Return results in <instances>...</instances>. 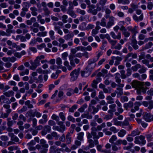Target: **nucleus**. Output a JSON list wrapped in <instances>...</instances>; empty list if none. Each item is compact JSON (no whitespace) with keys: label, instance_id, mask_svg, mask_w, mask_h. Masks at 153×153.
<instances>
[{"label":"nucleus","instance_id":"obj_35","mask_svg":"<svg viewBox=\"0 0 153 153\" xmlns=\"http://www.w3.org/2000/svg\"><path fill=\"white\" fill-rule=\"evenodd\" d=\"M73 36L74 35L73 34L69 33L65 36L64 37L65 40H68L72 38Z\"/></svg>","mask_w":153,"mask_h":153},{"label":"nucleus","instance_id":"obj_24","mask_svg":"<svg viewBox=\"0 0 153 153\" xmlns=\"http://www.w3.org/2000/svg\"><path fill=\"white\" fill-rule=\"evenodd\" d=\"M142 66L140 64H137L131 67V69L134 72L137 71L138 69L141 68Z\"/></svg>","mask_w":153,"mask_h":153},{"label":"nucleus","instance_id":"obj_14","mask_svg":"<svg viewBox=\"0 0 153 153\" xmlns=\"http://www.w3.org/2000/svg\"><path fill=\"white\" fill-rule=\"evenodd\" d=\"M101 80V79L100 78H97L96 79L94 80L91 83V86L92 88L97 89V84Z\"/></svg>","mask_w":153,"mask_h":153},{"label":"nucleus","instance_id":"obj_45","mask_svg":"<svg viewBox=\"0 0 153 153\" xmlns=\"http://www.w3.org/2000/svg\"><path fill=\"white\" fill-rule=\"evenodd\" d=\"M153 45V44L152 42H149L145 45L144 48L145 49H147L150 48Z\"/></svg>","mask_w":153,"mask_h":153},{"label":"nucleus","instance_id":"obj_41","mask_svg":"<svg viewBox=\"0 0 153 153\" xmlns=\"http://www.w3.org/2000/svg\"><path fill=\"white\" fill-rule=\"evenodd\" d=\"M87 12L88 13H91L93 15H96L97 14V11L95 9H89Z\"/></svg>","mask_w":153,"mask_h":153},{"label":"nucleus","instance_id":"obj_2","mask_svg":"<svg viewBox=\"0 0 153 153\" xmlns=\"http://www.w3.org/2000/svg\"><path fill=\"white\" fill-rule=\"evenodd\" d=\"M45 58V56L44 55L37 56L35 59L34 62H30L31 65L30 66V68L33 70H35L37 66L40 65V61Z\"/></svg>","mask_w":153,"mask_h":153},{"label":"nucleus","instance_id":"obj_61","mask_svg":"<svg viewBox=\"0 0 153 153\" xmlns=\"http://www.w3.org/2000/svg\"><path fill=\"white\" fill-rule=\"evenodd\" d=\"M36 39L35 38H33L31 39L29 43V44L31 46H33L36 44Z\"/></svg>","mask_w":153,"mask_h":153},{"label":"nucleus","instance_id":"obj_25","mask_svg":"<svg viewBox=\"0 0 153 153\" xmlns=\"http://www.w3.org/2000/svg\"><path fill=\"white\" fill-rule=\"evenodd\" d=\"M14 92L12 91H8L4 92L3 94L7 97L13 96L14 94Z\"/></svg>","mask_w":153,"mask_h":153},{"label":"nucleus","instance_id":"obj_7","mask_svg":"<svg viewBox=\"0 0 153 153\" xmlns=\"http://www.w3.org/2000/svg\"><path fill=\"white\" fill-rule=\"evenodd\" d=\"M74 7L72 6H69L68 7L67 11V13L73 18H76L77 16L76 14L73 11Z\"/></svg>","mask_w":153,"mask_h":153},{"label":"nucleus","instance_id":"obj_18","mask_svg":"<svg viewBox=\"0 0 153 153\" xmlns=\"http://www.w3.org/2000/svg\"><path fill=\"white\" fill-rule=\"evenodd\" d=\"M133 105V102L131 101H130L128 103H125L123 104V107L126 110H127L128 108H131Z\"/></svg>","mask_w":153,"mask_h":153},{"label":"nucleus","instance_id":"obj_62","mask_svg":"<svg viewBox=\"0 0 153 153\" xmlns=\"http://www.w3.org/2000/svg\"><path fill=\"white\" fill-rule=\"evenodd\" d=\"M126 72L127 73L126 74V77L130 76L131 74L132 71L131 69L129 68H127L126 70Z\"/></svg>","mask_w":153,"mask_h":153},{"label":"nucleus","instance_id":"obj_48","mask_svg":"<svg viewBox=\"0 0 153 153\" xmlns=\"http://www.w3.org/2000/svg\"><path fill=\"white\" fill-rule=\"evenodd\" d=\"M52 137H54L56 140H57L60 136L56 132L53 131L51 133Z\"/></svg>","mask_w":153,"mask_h":153},{"label":"nucleus","instance_id":"obj_53","mask_svg":"<svg viewBox=\"0 0 153 153\" xmlns=\"http://www.w3.org/2000/svg\"><path fill=\"white\" fill-rule=\"evenodd\" d=\"M146 71V68L144 66H142L140 69L139 70L138 72L140 74L144 73Z\"/></svg>","mask_w":153,"mask_h":153},{"label":"nucleus","instance_id":"obj_27","mask_svg":"<svg viewBox=\"0 0 153 153\" xmlns=\"http://www.w3.org/2000/svg\"><path fill=\"white\" fill-rule=\"evenodd\" d=\"M142 62L143 64L147 66L148 68H152L153 67V62L152 65H150L149 64V61L146 59H143L142 60Z\"/></svg>","mask_w":153,"mask_h":153},{"label":"nucleus","instance_id":"obj_39","mask_svg":"<svg viewBox=\"0 0 153 153\" xmlns=\"http://www.w3.org/2000/svg\"><path fill=\"white\" fill-rule=\"evenodd\" d=\"M117 139V137L116 135H113L109 140V142L111 143H113Z\"/></svg>","mask_w":153,"mask_h":153},{"label":"nucleus","instance_id":"obj_58","mask_svg":"<svg viewBox=\"0 0 153 153\" xmlns=\"http://www.w3.org/2000/svg\"><path fill=\"white\" fill-rule=\"evenodd\" d=\"M43 10L45 12V15H48L50 13V11L47 7L43 8Z\"/></svg>","mask_w":153,"mask_h":153},{"label":"nucleus","instance_id":"obj_6","mask_svg":"<svg viewBox=\"0 0 153 153\" xmlns=\"http://www.w3.org/2000/svg\"><path fill=\"white\" fill-rule=\"evenodd\" d=\"M97 60V59H96L95 57H94L89 60L88 61V65L87 66V68L89 70H91L94 68L96 64H94L93 66H91V65L94 63Z\"/></svg>","mask_w":153,"mask_h":153},{"label":"nucleus","instance_id":"obj_28","mask_svg":"<svg viewBox=\"0 0 153 153\" xmlns=\"http://www.w3.org/2000/svg\"><path fill=\"white\" fill-rule=\"evenodd\" d=\"M30 10L31 11V13L33 16H36L37 15V13L36 12L37 10L35 7H30Z\"/></svg>","mask_w":153,"mask_h":153},{"label":"nucleus","instance_id":"obj_9","mask_svg":"<svg viewBox=\"0 0 153 153\" xmlns=\"http://www.w3.org/2000/svg\"><path fill=\"white\" fill-rule=\"evenodd\" d=\"M143 118L147 122L153 121V115L150 113L145 112L143 115Z\"/></svg>","mask_w":153,"mask_h":153},{"label":"nucleus","instance_id":"obj_21","mask_svg":"<svg viewBox=\"0 0 153 153\" xmlns=\"http://www.w3.org/2000/svg\"><path fill=\"white\" fill-rule=\"evenodd\" d=\"M140 133V131L138 129H136L132 131L129 135L131 137H134L136 135H139Z\"/></svg>","mask_w":153,"mask_h":153},{"label":"nucleus","instance_id":"obj_5","mask_svg":"<svg viewBox=\"0 0 153 153\" xmlns=\"http://www.w3.org/2000/svg\"><path fill=\"white\" fill-rule=\"evenodd\" d=\"M145 139V137L142 135L136 137L134 138V143L136 144H141L142 145H144L146 142Z\"/></svg>","mask_w":153,"mask_h":153},{"label":"nucleus","instance_id":"obj_59","mask_svg":"<svg viewBox=\"0 0 153 153\" xmlns=\"http://www.w3.org/2000/svg\"><path fill=\"white\" fill-rule=\"evenodd\" d=\"M56 148L55 146H51L50 148V152L51 153H55V150Z\"/></svg>","mask_w":153,"mask_h":153},{"label":"nucleus","instance_id":"obj_54","mask_svg":"<svg viewBox=\"0 0 153 153\" xmlns=\"http://www.w3.org/2000/svg\"><path fill=\"white\" fill-rule=\"evenodd\" d=\"M114 121V124L116 126H121V122H120L117 121L116 118L113 119Z\"/></svg>","mask_w":153,"mask_h":153},{"label":"nucleus","instance_id":"obj_29","mask_svg":"<svg viewBox=\"0 0 153 153\" xmlns=\"http://www.w3.org/2000/svg\"><path fill=\"white\" fill-rule=\"evenodd\" d=\"M56 63L58 65H57L58 66V68H61L62 66V61L60 58H58L56 59Z\"/></svg>","mask_w":153,"mask_h":153},{"label":"nucleus","instance_id":"obj_56","mask_svg":"<svg viewBox=\"0 0 153 153\" xmlns=\"http://www.w3.org/2000/svg\"><path fill=\"white\" fill-rule=\"evenodd\" d=\"M77 105H74L71 108L69 109V111L73 112H74L75 110L77 108Z\"/></svg>","mask_w":153,"mask_h":153},{"label":"nucleus","instance_id":"obj_32","mask_svg":"<svg viewBox=\"0 0 153 153\" xmlns=\"http://www.w3.org/2000/svg\"><path fill=\"white\" fill-rule=\"evenodd\" d=\"M106 99L108 100L107 103L108 104H112L114 102V99L111 96H108Z\"/></svg>","mask_w":153,"mask_h":153},{"label":"nucleus","instance_id":"obj_20","mask_svg":"<svg viewBox=\"0 0 153 153\" xmlns=\"http://www.w3.org/2000/svg\"><path fill=\"white\" fill-rule=\"evenodd\" d=\"M114 76L115 82L118 84L120 83L121 80L120 79L121 77L120 74L118 73H117L114 74Z\"/></svg>","mask_w":153,"mask_h":153},{"label":"nucleus","instance_id":"obj_40","mask_svg":"<svg viewBox=\"0 0 153 153\" xmlns=\"http://www.w3.org/2000/svg\"><path fill=\"white\" fill-rule=\"evenodd\" d=\"M133 144L132 143H128V146L124 147L123 149L124 150H129L133 147Z\"/></svg>","mask_w":153,"mask_h":153},{"label":"nucleus","instance_id":"obj_36","mask_svg":"<svg viewBox=\"0 0 153 153\" xmlns=\"http://www.w3.org/2000/svg\"><path fill=\"white\" fill-rule=\"evenodd\" d=\"M100 25L103 27H105L106 28L107 24L106 22V20L104 18L102 19L101 20Z\"/></svg>","mask_w":153,"mask_h":153},{"label":"nucleus","instance_id":"obj_38","mask_svg":"<svg viewBox=\"0 0 153 153\" xmlns=\"http://www.w3.org/2000/svg\"><path fill=\"white\" fill-rule=\"evenodd\" d=\"M26 116L27 117H34L35 115L33 114L32 110H30L27 112Z\"/></svg>","mask_w":153,"mask_h":153},{"label":"nucleus","instance_id":"obj_50","mask_svg":"<svg viewBox=\"0 0 153 153\" xmlns=\"http://www.w3.org/2000/svg\"><path fill=\"white\" fill-rule=\"evenodd\" d=\"M121 74V77L123 79H124L126 78V76L125 74V71L124 70H121L120 72Z\"/></svg>","mask_w":153,"mask_h":153},{"label":"nucleus","instance_id":"obj_10","mask_svg":"<svg viewBox=\"0 0 153 153\" xmlns=\"http://www.w3.org/2000/svg\"><path fill=\"white\" fill-rule=\"evenodd\" d=\"M115 18L113 16L110 17L107 24L106 28H110L114 24Z\"/></svg>","mask_w":153,"mask_h":153},{"label":"nucleus","instance_id":"obj_37","mask_svg":"<svg viewBox=\"0 0 153 153\" xmlns=\"http://www.w3.org/2000/svg\"><path fill=\"white\" fill-rule=\"evenodd\" d=\"M54 32L53 30H51L49 32L50 37L52 40H54L55 38V36H54Z\"/></svg>","mask_w":153,"mask_h":153},{"label":"nucleus","instance_id":"obj_55","mask_svg":"<svg viewBox=\"0 0 153 153\" xmlns=\"http://www.w3.org/2000/svg\"><path fill=\"white\" fill-rule=\"evenodd\" d=\"M121 101L122 102H127L128 100V97L126 96H122L120 98Z\"/></svg>","mask_w":153,"mask_h":153},{"label":"nucleus","instance_id":"obj_16","mask_svg":"<svg viewBox=\"0 0 153 153\" xmlns=\"http://www.w3.org/2000/svg\"><path fill=\"white\" fill-rule=\"evenodd\" d=\"M74 143L75 144L72 145L71 147L72 150H75L78 148L81 145V142L79 140H76Z\"/></svg>","mask_w":153,"mask_h":153},{"label":"nucleus","instance_id":"obj_47","mask_svg":"<svg viewBox=\"0 0 153 153\" xmlns=\"http://www.w3.org/2000/svg\"><path fill=\"white\" fill-rule=\"evenodd\" d=\"M118 2L119 4L122 3L123 4H128L130 3L129 0H118Z\"/></svg>","mask_w":153,"mask_h":153},{"label":"nucleus","instance_id":"obj_43","mask_svg":"<svg viewBox=\"0 0 153 153\" xmlns=\"http://www.w3.org/2000/svg\"><path fill=\"white\" fill-rule=\"evenodd\" d=\"M84 133L83 132H80L78 134L77 138L80 140H82L83 139V137Z\"/></svg>","mask_w":153,"mask_h":153},{"label":"nucleus","instance_id":"obj_15","mask_svg":"<svg viewBox=\"0 0 153 153\" xmlns=\"http://www.w3.org/2000/svg\"><path fill=\"white\" fill-rule=\"evenodd\" d=\"M133 19L136 22H138L143 19V14H142L138 17L136 14H134L133 16Z\"/></svg>","mask_w":153,"mask_h":153},{"label":"nucleus","instance_id":"obj_13","mask_svg":"<svg viewBox=\"0 0 153 153\" xmlns=\"http://www.w3.org/2000/svg\"><path fill=\"white\" fill-rule=\"evenodd\" d=\"M110 34L111 37L114 39H120L121 38V33L120 32L118 33L117 35H116L113 31L111 32Z\"/></svg>","mask_w":153,"mask_h":153},{"label":"nucleus","instance_id":"obj_52","mask_svg":"<svg viewBox=\"0 0 153 153\" xmlns=\"http://www.w3.org/2000/svg\"><path fill=\"white\" fill-rule=\"evenodd\" d=\"M132 76L134 78H137L140 80H142V79L140 78V75L137 73L133 74L132 75Z\"/></svg>","mask_w":153,"mask_h":153},{"label":"nucleus","instance_id":"obj_34","mask_svg":"<svg viewBox=\"0 0 153 153\" xmlns=\"http://www.w3.org/2000/svg\"><path fill=\"white\" fill-rule=\"evenodd\" d=\"M115 59L116 60L115 62L114 65L117 66L120 64V62L122 60V58L119 56H117L115 57Z\"/></svg>","mask_w":153,"mask_h":153},{"label":"nucleus","instance_id":"obj_11","mask_svg":"<svg viewBox=\"0 0 153 153\" xmlns=\"http://www.w3.org/2000/svg\"><path fill=\"white\" fill-rule=\"evenodd\" d=\"M114 42H112L111 45V48L112 49H115L118 50H120L121 49L122 46L120 43H118L116 45V44L117 42V40H114Z\"/></svg>","mask_w":153,"mask_h":153},{"label":"nucleus","instance_id":"obj_8","mask_svg":"<svg viewBox=\"0 0 153 153\" xmlns=\"http://www.w3.org/2000/svg\"><path fill=\"white\" fill-rule=\"evenodd\" d=\"M142 104L145 107H148V108L151 110L153 108V101L150 100L149 102L143 101L142 102Z\"/></svg>","mask_w":153,"mask_h":153},{"label":"nucleus","instance_id":"obj_17","mask_svg":"<svg viewBox=\"0 0 153 153\" xmlns=\"http://www.w3.org/2000/svg\"><path fill=\"white\" fill-rule=\"evenodd\" d=\"M8 135L10 137L11 140L16 142H18L19 141L18 138L13 133H8Z\"/></svg>","mask_w":153,"mask_h":153},{"label":"nucleus","instance_id":"obj_64","mask_svg":"<svg viewBox=\"0 0 153 153\" xmlns=\"http://www.w3.org/2000/svg\"><path fill=\"white\" fill-rule=\"evenodd\" d=\"M122 33L125 37H129L130 35V33L129 32L127 31V30L123 31Z\"/></svg>","mask_w":153,"mask_h":153},{"label":"nucleus","instance_id":"obj_44","mask_svg":"<svg viewBox=\"0 0 153 153\" xmlns=\"http://www.w3.org/2000/svg\"><path fill=\"white\" fill-rule=\"evenodd\" d=\"M68 91L66 93V95L68 96H70L72 94H74V90L72 88H69L68 89Z\"/></svg>","mask_w":153,"mask_h":153},{"label":"nucleus","instance_id":"obj_49","mask_svg":"<svg viewBox=\"0 0 153 153\" xmlns=\"http://www.w3.org/2000/svg\"><path fill=\"white\" fill-rule=\"evenodd\" d=\"M147 7L149 10H152L153 7V3L151 2H148L147 4Z\"/></svg>","mask_w":153,"mask_h":153},{"label":"nucleus","instance_id":"obj_33","mask_svg":"<svg viewBox=\"0 0 153 153\" xmlns=\"http://www.w3.org/2000/svg\"><path fill=\"white\" fill-rule=\"evenodd\" d=\"M146 136L148 142L152 140L153 139V134H147L146 135Z\"/></svg>","mask_w":153,"mask_h":153},{"label":"nucleus","instance_id":"obj_3","mask_svg":"<svg viewBox=\"0 0 153 153\" xmlns=\"http://www.w3.org/2000/svg\"><path fill=\"white\" fill-rule=\"evenodd\" d=\"M143 83L138 81L137 80H134L131 83V85L133 88L137 90V93L138 94H140V88L142 87V84Z\"/></svg>","mask_w":153,"mask_h":153},{"label":"nucleus","instance_id":"obj_19","mask_svg":"<svg viewBox=\"0 0 153 153\" xmlns=\"http://www.w3.org/2000/svg\"><path fill=\"white\" fill-rule=\"evenodd\" d=\"M11 110H8L6 111V113H2L0 115V118L3 119H4L5 118H7L9 114L11 113Z\"/></svg>","mask_w":153,"mask_h":153},{"label":"nucleus","instance_id":"obj_31","mask_svg":"<svg viewBox=\"0 0 153 153\" xmlns=\"http://www.w3.org/2000/svg\"><path fill=\"white\" fill-rule=\"evenodd\" d=\"M86 23L85 22H82L79 26V29L81 30H86Z\"/></svg>","mask_w":153,"mask_h":153},{"label":"nucleus","instance_id":"obj_42","mask_svg":"<svg viewBox=\"0 0 153 153\" xmlns=\"http://www.w3.org/2000/svg\"><path fill=\"white\" fill-rule=\"evenodd\" d=\"M105 38L108 39L110 44L114 42V40L111 39L109 35L108 34H106L105 35Z\"/></svg>","mask_w":153,"mask_h":153},{"label":"nucleus","instance_id":"obj_63","mask_svg":"<svg viewBox=\"0 0 153 153\" xmlns=\"http://www.w3.org/2000/svg\"><path fill=\"white\" fill-rule=\"evenodd\" d=\"M103 131L105 133V134L107 135H110L112 134V133L111 131H108L106 129H104Z\"/></svg>","mask_w":153,"mask_h":153},{"label":"nucleus","instance_id":"obj_4","mask_svg":"<svg viewBox=\"0 0 153 153\" xmlns=\"http://www.w3.org/2000/svg\"><path fill=\"white\" fill-rule=\"evenodd\" d=\"M80 68H78L77 69H75L72 71L70 74L71 76L70 79L71 81H74L76 80L79 75Z\"/></svg>","mask_w":153,"mask_h":153},{"label":"nucleus","instance_id":"obj_23","mask_svg":"<svg viewBox=\"0 0 153 153\" xmlns=\"http://www.w3.org/2000/svg\"><path fill=\"white\" fill-rule=\"evenodd\" d=\"M126 131L123 129L120 130L119 132L118 133V136L120 137H123L126 134Z\"/></svg>","mask_w":153,"mask_h":153},{"label":"nucleus","instance_id":"obj_12","mask_svg":"<svg viewBox=\"0 0 153 153\" xmlns=\"http://www.w3.org/2000/svg\"><path fill=\"white\" fill-rule=\"evenodd\" d=\"M138 28L137 26H135L133 27L131 26H128L127 27V29L128 31H131L133 34V36H135L136 34L138 33L137 30Z\"/></svg>","mask_w":153,"mask_h":153},{"label":"nucleus","instance_id":"obj_51","mask_svg":"<svg viewBox=\"0 0 153 153\" xmlns=\"http://www.w3.org/2000/svg\"><path fill=\"white\" fill-rule=\"evenodd\" d=\"M68 18V16L66 15H64L62 16V21L64 23H66L68 22L67 19Z\"/></svg>","mask_w":153,"mask_h":153},{"label":"nucleus","instance_id":"obj_22","mask_svg":"<svg viewBox=\"0 0 153 153\" xmlns=\"http://www.w3.org/2000/svg\"><path fill=\"white\" fill-rule=\"evenodd\" d=\"M123 88H121L117 87L115 92L117 95L121 96L123 94Z\"/></svg>","mask_w":153,"mask_h":153},{"label":"nucleus","instance_id":"obj_26","mask_svg":"<svg viewBox=\"0 0 153 153\" xmlns=\"http://www.w3.org/2000/svg\"><path fill=\"white\" fill-rule=\"evenodd\" d=\"M68 4L69 6H77L78 5V2L76 0H74L72 2L69 1L68 2Z\"/></svg>","mask_w":153,"mask_h":153},{"label":"nucleus","instance_id":"obj_46","mask_svg":"<svg viewBox=\"0 0 153 153\" xmlns=\"http://www.w3.org/2000/svg\"><path fill=\"white\" fill-rule=\"evenodd\" d=\"M140 103L139 102H136L134 103V108L137 111L139 109V106L141 105Z\"/></svg>","mask_w":153,"mask_h":153},{"label":"nucleus","instance_id":"obj_30","mask_svg":"<svg viewBox=\"0 0 153 153\" xmlns=\"http://www.w3.org/2000/svg\"><path fill=\"white\" fill-rule=\"evenodd\" d=\"M66 143L68 144H70L71 141V138L70 137V133H68L66 136Z\"/></svg>","mask_w":153,"mask_h":153},{"label":"nucleus","instance_id":"obj_1","mask_svg":"<svg viewBox=\"0 0 153 153\" xmlns=\"http://www.w3.org/2000/svg\"><path fill=\"white\" fill-rule=\"evenodd\" d=\"M40 145L38 144L36 146V149L38 150L40 149V153H47L48 145L46 143V141L43 139H42L40 140Z\"/></svg>","mask_w":153,"mask_h":153},{"label":"nucleus","instance_id":"obj_60","mask_svg":"<svg viewBox=\"0 0 153 153\" xmlns=\"http://www.w3.org/2000/svg\"><path fill=\"white\" fill-rule=\"evenodd\" d=\"M76 12L77 13L80 14L84 15L85 14V12L83 10H81L80 9L78 8L77 9Z\"/></svg>","mask_w":153,"mask_h":153},{"label":"nucleus","instance_id":"obj_57","mask_svg":"<svg viewBox=\"0 0 153 153\" xmlns=\"http://www.w3.org/2000/svg\"><path fill=\"white\" fill-rule=\"evenodd\" d=\"M109 130L111 132H113L114 133H116L118 132V131H119V130L117 129L114 126L111 127L110 128Z\"/></svg>","mask_w":153,"mask_h":153}]
</instances>
